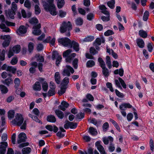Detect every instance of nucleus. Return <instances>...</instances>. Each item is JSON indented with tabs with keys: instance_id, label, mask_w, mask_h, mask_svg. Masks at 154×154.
Wrapping results in <instances>:
<instances>
[{
	"instance_id": "nucleus-1",
	"label": "nucleus",
	"mask_w": 154,
	"mask_h": 154,
	"mask_svg": "<svg viewBox=\"0 0 154 154\" xmlns=\"http://www.w3.org/2000/svg\"><path fill=\"white\" fill-rule=\"evenodd\" d=\"M72 29V25L70 21H63L60 27V32L61 33L66 32V35L69 37L70 35V31Z\"/></svg>"
},
{
	"instance_id": "nucleus-2",
	"label": "nucleus",
	"mask_w": 154,
	"mask_h": 154,
	"mask_svg": "<svg viewBox=\"0 0 154 154\" xmlns=\"http://www.w3.org/2000/svg\"><path fill=\"white\" fill-rule=\"evenodd\" d=\"M15 119L11 121L13 125L17 126H20L23 123L24 121V118L22 115L20 113H17L15 116Z\"/></svg>"
},
{
	"instance_id": "nucleus-3",
	"label": "nucleus",
	"mask_w": 154,
	"mask_h": 154,
	"mask_svg": "<svg viewBox=\"0 0 154 154\" xmlns=\"http://www.w3.org/2000/svg\"><path fill=\"white\" fill-rule=\"evenodd\" d=\"M0 39L4 40L2 43V45L3 47L6 48L9 45L11 40V38L9 35H1L0 36Z\"/></svg>"
},
{
	"instance_id": "nucleus-4",
	"label": "nucleus",
	"mask_w": 154,
	"mask_h": 154,
	"mask_svg": "<svg viewBox=\"0 0 154 154\" xmlns=\"http://www.w3.org/2000/svg\"><path fill=\"white\" fill-rule=\"evenodd\" d=\"M59 43L64 47L69 48L72 41L67 37L62 38L58 39Z\"/></svg>"
},
{
	"instance_id": "nucleus-5",
	"label": "nucleus",
	"mask_w": 154,
	"mask_h": 154,
	"mask_svg": "<svg viewBox=\"0 0 154 154\" xmlns=\"http://www.w3.org/2000/svg\"><path fill=\"white\" fill-rule=\"evenodd\" d=\"M118 79V80L116 79L114 80L116 87L118 88L120 90H122V88L120 85L121 84L122 86L124 88H126L127 85L124 80L120 77H119Z\"/></svg>"
},
{
	"instance_id": "nucleus-6",
	"label": "nucleus",
	"mask_w": 154,
	"mask_h": 154,
	"mask_svg": "<svg viewBox=\"0 0 154 154\" xmlns=\"http://www.w3.org/2000/svg\"><path fill=\"white\" fill-rule=\"evenodd\" d=\"M66 68L64 69L62 73L63 76H69L70 75V72L72 74L74 72L73 69L70 65H66Z\"/></svg>"
},
{
	"instance_id": "nucleus-7",
	"label": "nucleus",
	"mask_w": 154,
	"mask_h": 154,
	"mask_svg": "<svg viewBox=\"0 0 154 154\" xmlns=\"http://www.w3.org/2000/svg\"><path fill=\"white\" fill-rule=\"evenodd\" d=\"M65 123L66 124L64 125V127L66 129H67L69 128L71 129H75L77 126L78 124L76 122H69L67 120L66 121Z\"/></svg>"
},
{
	"instance_id": "nucleus-8",
	"label": "nucleus",
	"mask_w": 154,
	"mask_h": 154,
	"mask_svg": "<svg viewBox=\"0 0 154 154\" xmlns=\"http://www.w3.org/2000/svg\"><path fill=\"white\" fill-rule=\"evenodd\" d=\"M41 28V25L40 23L34 25L32 27V29H33L32 31V34L35 36L40 35L42 33Z\"/></svg>"
},
{
	"instance_id": "nucleus-9",
	"label": "nucleus",
	"mask_w": 154,
	"mask_h": 154,
	"mask_svg": "<svg viewBox=\"0 0 154 154\" xmlns=\"http://www.w3.org/2000/svg\"><path fill=\"white\" fill-rule=\"evenodd\" d=\"M8 144L6 142H0V154H5Z\"/></svg>"
},
{
	"instance_id": "nucleus-10",
	"label": "nucleus",
	"mask_w": 154,
	"mask_h": 154,
	"mask_svg": "<svg viewBox=\"0 0 154 154\" xmlns=\"http://www.w3.org/2000/svg\"><path fill=\"white\" fill-rule=\"evenodd\" d=\"M18 139L17 140V143L18 144L25 142L27 139L26 134L24 132L20 133L18 135Z\"/></svg>"
},
{
	"instance_id": "nucleus-11",
	"label": "nucleus",
	"mask_w": 154,
	"mask_h": 154,
	"mask_svg": "<svg viewBox=\"0 0 154 154\" xmlns=\"http://www.w3.org/2000/svg\"><path fill=\"white\" fill-rule=\"evenodd\" d=\"M69 48H73L76 52H78L80 50L79 45L78 42L74 40L72 41Z\"/></svg>"
},
{
	"instance_id": "nucleus-12",
	"label": "nucleus",
	"mask_w": 154,
	"mask_h": 154,
	"mask_svg": "<svg viewBox=\"0 0 154 154\" xmlns=\"http://www.w3.org/2000/svg\"><path fill=\"white\" fill-rule=\"evenodd\" d=\"M44 78H41L39 79V81L42 84V88L43 90L46 92L48 91V85L46 82H44Z\"/></svg>"
},
{
	"instance_id": "nucleus-13",
	"label": "nucleus",
	"mask_w": 154,
	"mask_h": 154,
	"mask_svg": "<svg viewBox=\"0 0 154 154\" xmlns=\"http://www.w3.org/2000/svg\"><path fill=\"white\" fill-rule=\"evenodd\" d=\"M55 40L56 39L54 37L52 38L51 37L49 36L47 37V38L43 41V42L45 43H50L52 46H53L55 45Z\"/></svg>"
},
{
	"instance_id": "nucleus-14",
	"label": "nucleus",
	"mask_w": 154,
	"mask_h": 154,
	"mask_svg": "<svg viewBox=\"0 0 154 154\" xmlns=\"http://www.w3.org/2000/svg\"><path fill=\"white\" fill-rule=\"evenodd\" d=\"M2 82L5 85L8 86L10 85L13 84V80L11 78L8 77L4 80H2Z\"/></svg>"
},
{
	"instance_id": "nucleus-15",
	"label": "nucleus",
	"mask_w": 154,
	"mask_h": 154,
	"mask_svg": "<svg viewBox=\"0 0 154 154\" xmlns=\"http://www.w3.org/2000/svg\"><path fill=\"white\" fill-rule=\"evenodd\" d=\"M47 120L48 122L55 123L56 121V119L55 116L52 115H49L47 117Z\"/></svg>"
},
{
	"instance_id": "nucleus-16",
	"label": "nucleus",
	"mask_w": 154,
	"mask_h": 154,
	"mask_svg": "<svg viewBox=\"0 0 154 154\" xmlns=\"http://www.w3.org/2000/svg\"><path fill=\"white\" fill-rule=\"evenodd\" d=\"M76 54L75 53H72L69 56L65 58L66 62L70 63L71 62L72 60L76 56Z\"/></svg>"
},
{
	"instance_id": "nucleus-17",
	"label": "nucleus",
	"mask_w": 154,
	"mask_h": 154,
	"mask_svg": "<svg viewBox=\"0 0 154 154\" xmlns=\"http://www.w3.org/2000/svg\"><path fill=\"white\" fill-rule=\"evenodd\" d=\"M84 21L82 18L81 17H77L75 20V23L78 26H82L83 23Z\"/></svg>"
},
{
	"instance_id": "nucleus-18",
	"label": "nucleus",
	"mask_w": 154,
	"mask_h": 154,
	"mask_svg": "<svg viewBox=\"0 0 154 154\" xmlns=\"http://www.w3.org/2000/svg\"><path fill=\"white\" fill-rule=\"evenodd\" d=\"M18 31L20 33L23 34L26 32L27 29L25 26L23 25H21L19 28Z\"/></svg>"
},
{
	"instance_id": "nucleus-19",
	"label": "nucleus",
	"mask_w": 154,
	"mask_h": 154,
	"mask_svg": "<svg viewBox=\"0 0 154 154\" xmlns=\"http://www.w3.org/2000/svg\"><path fill=\"white\" fill-rule=\"evenodd\" d=\"M16 11L14 10L13 9H9L8 10V15L11 19H13L14 18V15L16 14Z\"/></svg>"
},
{
	"instance_id": "nucleus-20",
	"label": "nucleus",
	"mask_w": 154,
	"mask_h": 154,
	"mask_svg": "<svg viewBox=\"0 0 154 154\" xmlns=\"http://www.w3.org/2000/svg\"><path fill=\"white\" fill-rule=\"evenodd\" d=\"M55 114L60 119H62L64 117V114L59 109H56L55 110Z\"/></svg>"
},
{
	"instance_id": "nucleus-21",
	"label": "nucleus",
	"mask_w": 154,
	"mask_h": 154,
	"mask_svg": "<svg viewBox=\"0 0 154 154\" xmlns=\"http://www.w3.org/2000/svg\"><path fill=\"white\" fill-rule=\"evenodd\" d=\"M132 106H119V109L121 110V112L122 115L125 117L126 116V112L125 110H126L127 108H131Z\"/></svg>"
},
{
	"instance_id": "nucleus-22",
	"label": "nucleus",
	"mask_w": 154,
	"mask_h": 154,
	"mask_svg": "<svg viewBox=\"0 0 154 154\" xmlns=\"http://www.w3.org/2000/svg\"><path fill=\"white\" fill-rule=\"evenodd\" d=\"M136 43L138 46L140 48L144 47V42L142 39H138L137 40Z\"/></svg>"
},
{
	"instance_id": "nucleus-23",
	"label": "nucleus",
	"mask_w": 154,
	"mask_h": 154,
	"mask_svg": "<svg viewBox=\"0 0 154 154\" xmlns=\"http://www.w3.org/2000/svg\"><path fill=\"white\" fill-rule=\"evenodd\" d=\"M33 88L35 91H40L41 89V87L39 82H36L33 86Z\"/></svg>"
},
{
	"instance_id": "nucleus-24",
	"label": "nucleus",
	"mask_w": 154,
	"mask_h": 154,
	"mask_svg": "<svg viewBox=\"0 0 154 154\" xmlns=\"http://www.w3.org/2000/svg\"><path fill=\"white\" fill-rule=\"evenodd\" d=\"M124 70L122 68H121L119 69H116L114 71V73L115 75L119 74L122 77L124 74Z\"/></svg>"
},
{
	"instance_id": "nucleus-25",
	"label": "nucleus",
	"mask_w": 154,
	"mask_h": 154,
	"mask_svg": "<svg viewBox=\"0 0 154 154\" xmlns=\"http://www.w3.org/2000/svg\"><path fill=\"white\" fill-rule=\"evenodd\" d=\"M102 72L104 76L106 78L110 74L109 70L106 67L102 68Z\"/></svg>"
},
{
	"instance_id": "nucleus-26",
	"label": "nucleus",
	"mask_w": 154,
	"mask_h": 154,
	"mask_svg": "<svg viewBox=\"0 0 154 154\" xmlns=\"http://www.w3.org/2000/svg\"><path fill=\"white\" fill-rule=\"evenodd\" d=\"M84 113L80 112L79 113L76 115V121L79 120V121H80L81 120L84 119Z\"/></svg>"
},
{
	"instance_id": "nucleus-27",
	"label": "nucleus",
	"mask_w": 154,
	"mask_h": 154,
	"mask_svg": "<svg viewBox=\"0 0 154 154\" xmlns=\"http://www.w3.org/2000/svg\"><path fill=\"white\" fill-rule=\"evenodd\" d=\"M13 51L16 54L19 53L21 50V47L20 45H17L14 46L12 49Z\"/></svg>"
},
{
	"instance_id": "nucleus-28",
	"label": "nucleus",
	"mask_w": 154,
	"mask_h": 154,
	"mask_svg": "<svg viewBox=\"0 0 154 154\" xmlns=\"http://www.w3.org/2000/svg\"><path fill=\"white\" fill-rule=\"evenodd\" d=\"M60 77L58 72H56L55 73L54 79L55 81L57 84L60 83Z\"/></svg>"
},
{
	"instance_id": "nucleus-29",
	"label": "nucleus",
	"mask_w": 154,
	"mask_h": 154,
	"mask_svg": "<svg viewBox=\"0 0 154 154\" xmlns=\"http://www.w3.org/2000/svg\"><path fill=\"white\" fill-rule=\"evenodd\" d=\"M88 132L93 136L96 135L97 134V132L96 129L94 128L90 127L88 130Z\"/></svg>"
},
{
	"instance_id": "nucleus-30",
	"label": "nucleus",
	"mask_w": 154,
	"mask_h": 154,
	"mask_svg": "<svg viewBox=\"0 0 154 154\" xmlns=\"http://www.w3.org/2000/svg\"><path fill=\"white\" fill-rule=\"evenodd\" d=\"M0 90L1 91L2 93V94H5L8 91V88L2 85H0Z\"/></svg>"
},
{
	"instance_id": "nucleus-31",
	"label": "nucleus",
	"mask_w": 154,
	"mask_h": 154,
	"mask_svg": "<svg viewBox=\"0 0 154 154\" xmlns=\"http://www.w3.org/2000/svg\"><path fill=\"white\" fill-rule=\"evenodd\" d=\"M139 35L141 37L145 38L147 36V32L143 30H140L139 31Z\"/></svg>"
},
{
	"instance_id": "nucleus-32",
	"label": "nucleus",
	"mask_w": 154,
	"mask_h": 154,
	"mask_svg": "<svg viewBox=\"0 0 154 154\" xmlns=\"http://www.w3.org/2000/svg\"><path fill=\"white\" fill-rule=\"evenodd\" d=\"M5 51L4 49H3L1 51L0 49V60L3 61L5 60Z\"/></svg>"
},
{
	"instance_id": "nucleus-33",
	"label": "nucleus",
	"mask_w": 154,
	"mask_h": 154,
	"mask_svg": "<svg viewBox=\"0 0 154 154\" xmlns=\"http://www.w3.org/2000/svg\"><path fill=\"white\" fill-rule=\"evenodd\" d=\"M95 65V62L93 60H90L87 61L86 66L87 68L92 67Z\"/></svg>"
},
{
	"instance_id": "nucleus-34",
	"label": "nucleus",
	"mask_w": 154,
	"mask_h": 154,
	"mask_svg": "<svg viewBox=\"0 0 154 154\" xmlns=\"http://www.w3.org/2000/svg\"><path fill=\"white\" fill-rule=\"evenodd\" d=\"M31 151V149L29 147L23 148L22 150V154H29Z\"/></svg>"
},
{
	"instance_id": "nucleus-35",
	"label": "nucleus",
	"mask_w": 154,
	"mask_h": 154,
	"mask_svg": "<svg viewBox=\"0 0 154 154\" xmlns=\"http://www.w3.org/2000/svg\"><path fill=\"white\" fill-rule=\"evenodd\" d=\"M65 3L64 0H58L57 1V7L59 9H61L64 6Z\"/></svg>"
},
{
	"instance_id": "nucleus-36",
	"label": "nucleus",
	"mask_w": 154,
	"mask_h": 154,
	"mask_svg": "<svg viewBox=\"0 0 154 154\" xmlns=\"http://www.w3.org/2000/svg\"><path fill=\"white\" fill-rule=\"evenodd\" d=\"M72 50L71 49H68L66 51H64L63 54V56L64 58H66V57L69 56L70 54L72 52Z\"/></svg>"
},
{
	"instance_id": "nucleus-37",
	"label": "nucleus",
	"mask_w": 154,
	"mask_h": 154,
	"mask_svg": "<svg viewBox=\"0 0 154 154\" xmlns=\"http://www.w3.org/2000/svg\"><path fill=\"white\" fill-rule=\"evenodd\" d=\"M98 60L99 63V65L102 68L106 67L105 63L102 58L99 57L98 58Z\"/></svg>"
},
{
	"instance_id": "nucleus-38",
	"label": "nucleus",
	"mask_w": 154,
	"mask_h": 154,
	"mask_svg": "<svg viewBox=\"0 0 154 154\" xmlns=\"http://www.w3.org/2000/svg\"><path fill=\"white\" fill-rule=\"evenodd\" d=\"M110 121L112 122V124L114 125L115 127L117 129L118 131L119 132H120L121 131L117 123L115 121L112 120L111 119H110Z\"/></svg>"
},
{
	"instance_id": "nucleus-39",
	"label": "nucleus",
	"mask_w": 154,
	"mask_h": 154,
	"mask_svg": "<svg viewBox=\"0 0 154 154\" xmlns=\"http://www.w3.org/2000/svg\"><path fill=\"white\" fill-rule=\"evenodd\" d=\"M115 0H111V1H109L107 2V5L110 8L113 9L115 7Z\"/></svg>"
},
{
	"instance_id": "nucleus-40",
	"label": "nucleus",
	"mask_w": 154,
	"mask_h": 154,
	"mask_svg": "<svg viewBox=\"0 0 154 154\" xmlns=\"http://www.w3.org/2000/svg\"><path fill=\"white\" fill-rule=\"evenodd\" d=\"M94 17L95 15L92 13H90L87 15V19L89 21H91L94 19Z\"/></svg>"
},
{
	"instance_id": "nucleus-41",
	"label": "nucleus",
	"mask_w": 154,
	"mask_h": 154,
	"mask_svg": "<svg viewBox=\"0 0 154 154\" xmlns=\"http://www.w3.org/2000/svg\"><path fill=\"white\" fill-rule=\"evenodd\" d=\"M78 59L77 58H75L72 62V65L75 69H77L78 67Z\"/></svg>"
},
{
	"instance_id": "nucleus-42",
	"label": "nucleus",
	"mask_w": 154,
	"mask_h": 154,
	"mask_svg": "<svg viewBox=\"0 0 154 154\" xmlns=\"http://www.w3.org/2000/svg\"><path fill=\"white\" fill-rule=\"evenodd\" d=\"M34 8L35 14L36 15H38L41 12V10L40 7L38 5H35Z\"/></svg>"
},
{
	"instance_id": "nucleus-43",
	"label": "nucleus",
	"mask_w": 154,
	"mask_h": 154,
	"mask_svg": "<svg viewBox=\"0 0 154 154\" xmlns=\"http://www.w3.org/2000/svg\"><path fill=\"white\" fill-rule=\"evenodd\" d=\"M34 44L32 42H30L28 45V51L29 53L32 52L34 49Z\"/></svg>"
},
{
	"instance_id": "nucleus-44",
	"label": "nucleus",
	"mask_w": 154,
	"mask_h": 154,
	"mask_svg": "<svg viewBox=\"0 0 154 154\" xmlns=\"http://www.w3.org/2000/svg\"><path fill=\"white\" fill-rule=\"evenodd\" d=\"M94 39V37L92 36H88L84 38L83 41L85 42H89L93 41Z\"/></svg>"
},
{
	"instance_id": "nucleus-45",
	"label": "nucleus",
	"mask_w": 154,
	"mask_h": 154,
	"mask_svg": "<svg viewBox=\"0 0 154 154\" xmlns=\"http://www.w3.org/2000/svg\"><path fill=\"white\" fill-rule=\"evenodd\" d=\"M29 22L30 23L34 24H37L38 23V21L36 17H32L29 20Z\"/></svg>"
},
{
	"instance_id": "nucleus-46",
	"label": "nucleus",
	"mask_w": 154,
	"mask_h": 154,
	"mask_svg": "<svg viewBox=\"0 0 154 154\" xmlns=\"http://www.w3.org/2000/svg\"><path fill=\"white\" fill-rule=\"evenodd\" d=\"M35 57L37 58V61L41 62H43L44 61V58L43 56H40V54H38L35 55Z\"/></svg>"
},
{
	"instance_id": "nucleus-47",
	"label": "nucleus",
	"mask_w": 154,
	"mask_h": 154,
	"mask_svg": "<svg viewBox=\"0 0 154 154\" xmlns=\"http://www.w3.org/2000/svg\"><path fill=\"white\" fill-rule=\"evenodd\" d=\"M149 15V12L147 11H146L144 12L143 17V20L144 21H146L148 18Z\"/></svg>"
},
{
	"instance_id": "nucleus-48",
	"label": "nucleus",
	"mask_w": 154,
	"mask_h": 154,
	"mask_svg": "<svg viewBox=\"0 0 154 154\" xmlns=\"http://www.w3.org/2000/svg\"><path fill=\"white\" fill-rule=\"evenodd\" d=\"M15 112L13 110H9L8 113V117L9 119H12L13 118L14 116Z\"/></svg>"
},
{
	"instance_id": "nucleus-49",
	"label": "nucleus",
	"mask_w": 154,
	"mask_h": 154,
	"mask_svg": "<svg viewBox=\"0 0 154 154\" xmlns=\"http://www.w3.org/2000/svg\"><path fill=\"white\" fill-rule=\"evenodd\" d=\"M90 52L91 55H93L96 54H97L98 53V51H97L93 47L90 48Z\"/></svg>"
},
{
	"instance_id": "nucleus-50",
	"label": "nucleus",
	"mask_w": 154,
	"mask_h": 154,
	"mask_svg": "<svg viewBox=\"0 0 154 154\" xmlns=\"http://www.w3.org/2000/svg\"><path fill=\"white\" fill-rule=\"evenodd\" d=\"M106 87L107 88H109V90L112 92H113L114 91V90L112 86V84L109 82H108L106 83Z\"/></svg>"
},
{
	"instance_id": "nucleus-51",
	"label": "nucleus",
	"mask_w": 154,
	"mask_h": 154,
	"mask_svg": "<svg viewBox=\"0 0 154 154\" xmlns=\"http://www.w3.org/2000/svg\"><path fill=\"white\" fill-rule=\"evenodd\" d=\"M109 124L108 122H106L103 125L102 128L103 131H106L109 127Z\"/></svg>"
},
{
	"instance_id": "nucleus-52",
	"label": "nucleus",
	"mask_w": 154,
	"mask_h": 154,
	"mask_svg": "<svg viewBox=\"0 0 154 154\" xmlns=\"http://www.w3.org/2000/svg\"><path fill=\"white\" fill-rule=\"evenodd\" d=\"M114 34L113 32L111 30L109 29L104 33V35L105 36H108L112 35Z\"/></svg>"
},
{
	"instance_id": "nucleus-53",
	"label": "nucleus",
	"mask_w": 154,
	"mask_h": 154,
	"mask_svg": "<svg viewBox=\"0 0 154 154\" xmlns=\"http://www.w3.org/2000/svg\"><path fill=\"white\" fill-rule=\"evenodd\" d=\"M59 16L61 18L65 17L66 14V13L65 11L60 10L59 11Z\"/></svg>"
},
{
	"instance_id": "nucleus-54",
	"label": "nucleus",
	"mask_w": 154,
	"mask_h": 154,
	"mask_svg": "<svg viewBox=\"0 0 154 154\" xmlns=\"http://www.w3.org/2000/svg\"><path fill=\"white\" fill-rule=\"evenodd\" d=\"M18 60V59L17 57H14L11 60V63L12 65H15L17 63Z\"/></svg>"
},
{
	"instance_id": "nucleus-55",
	"label": "nucleus",
	"mask_w": 154,
	"mask_h": 154,
	"mask_svg": "<svg viewBox=\"0 0 154 154\" xmlns=\"http://www.w3.org/2000/svg\"><path fill=\"white\" fill-rule=\"evenodd\" d=\"M115 91L116 95L119 97L121 98H123L124 97V96L123 94L120 92L117 89H115Z\"/></svg>"
},
{
	"instance_id": "nucleus-56",
	"label": "nucleus",
	"mask_w": 154,
	"mask_h": 154,
	"mask_svg": "<svg viewBox=\"0 0 154 154\" xmlns=\"http://www.w3.org/2000/svg\"><path fill=\"white\" fill-rule=\"evenodd\" d=\"M55 94V89H50L49 90L48 93V95L49 96H52Z\"/></svg>"
},
{
	"instance_id": "nucleus-57",
	"label": "nucleus",
	"mask_w": 154,
	"mask_h": 154,
	"mask_svg": "<svg viewBox=\"0 0 154 154\" xmlns=\"http://www.w3.org/2000/svg\"><path fill=\"white\" fill-rule=\"evenodd\" d=\"M86 97L88 100L92 101L94 100V98L93 96L91 94L88 93L86 95Z\"/></svg>"
},
{
	"instance_id": "nucleus-58",
	"label": "nucleus",
	"mask_w": 154,
	"mask_h": 154,
	"mask_svg": "<svg viewBox=\"0 0 154 154\" xmlns=\"http://www.w3.org/2000/svg\"><path fill=\"white\" fill-rule=\"evenodd\" d=\"M24 6L25 7L30 8L31 7V4L29 0H26L24 3Z\"/></svg>"
},
{
	"instance_id": "nucleus-59",
	"label": "nucleus",
	"mask_w": 154,
	"mask_h": 154,
	"mask_svg": "<svg viewBox=\"0 0 154 154\" xmlns=\"http://www.w3.org/2000/svg\"><path fill=\"white\" fill-rule=\"evenodd\" d=\"M101 19L103 21H108L110 20V16H107V17H105L102 16L101 17Z\"/></svg>"
},
{
	"instance_id": "nucleus-60",
	"label": "nucleus",
	"mask_w": 154,
	"mask_h": 154,
	"mask_svg": "<svg viewBox=\"0 0 154 154\" xmlns=\"http://www.w3.org/2000/svg\"><path fill=\"white\" fill-rule=\"evenodd\" d=\"M16 134L13 133L11 137V139L12 142V143L14 144H15L16 143Z\"/></svg>"
},
{
	"instance_id": "nucleus-61",
	"label": "nucleus",
	"mask_w": 154,
	"mask_h": 154,
	"mask_svg": "<svg viewBox=\"0 0 154 154\" xmlns=\"http://www.w3.org/2000/svg\"><path fill=\"white\" fill-rule=\"evenodd\" d=\"M58 53L56 51H54L52 52V59L54 60L56 59V56L58 55Z\"/></svg>"
},
{
	"instance_id": "nucleus-62",
	"label": "nucleus",
	"mask_w": 154,
	"mask_h": 154,
	"mask_svg": "<svg viewBox=\"0 0 154 154\" xmlns=\"http://www.w3.org/2000/svg\"><path fill=\"white\" fill-rule=\"evenodd\" d=\"M29 145L28 142H24L22 143H20L19 145V147L20 148H23L24 147L27 146Z\"/></svg>"
},
{
	"instance_id": "nucleus-63",
	"label": "nucleus",
	"mask_w": 154,
	"mask_h": 154,
	"mask_svg": "<svg viewBox=\"0 0 154 154\" xmlns=\"http://www.w3.org/2000/svg\"><path fill=\"white\" fill-rule=\"evenodd\" d=\"M147 47L149 52H151L152 51L153 48V46L151 43H148L147 46Z\"/></svg>"
},
{
	"instance_id": "nucleus-64",
	"label": "nucleus",
	"mask_w": 154,
	"mask_h": 154,
	"mask_svg": "<svg viewBox=\"0 0 154 154\" xmlns=\"http://www.w3.org/2000/svg\"><path fill=\"white\" fill-rule=\"evenodd\" d=\"M96 28L99 31H101L103 29V26L102 25L100 24H98L96 25Z\"/></svg>"
}]
</instances>
